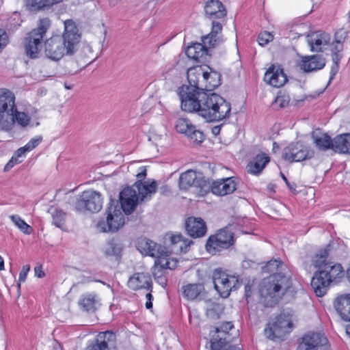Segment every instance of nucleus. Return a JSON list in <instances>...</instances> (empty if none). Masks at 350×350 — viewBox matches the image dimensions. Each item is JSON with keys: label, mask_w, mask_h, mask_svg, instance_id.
Listing matches in <instances>:
<instances>
[{"label": "nucleus", "mask_w": 350, "mask_h": 350, "mask_svg": "<svg viewBox=\"0 0 350 350\" xmlns=\"http://www.w3.org/2000/svg\"><path fill=\"white\" fill-rule=\"evenodd\" d=\"M221 24L213 20L211 33L202 38V40L204 44H208L209 47H215L220 42L218 34L221 32Z\"/></svg>", "instance_id": "f704fd0d"}, {"label": "nucleus", "mask_w": 350, "mask_h": 350, "mask_svg": "<svg viewBox=\"0 0 350 350\" xmlns=\"http://www.w3.org/2000/svg\"><path fill=\"white\" fill-rule=\"evenodd\" d=\"M128 286L133 291L142 288L150 291V292L152 291L151 277L148 273H136L130 277L128 281Z\"/></svg>", "instance_id": "b1692460"}, {"label": "nucleus", "mask_w": 350, "mask_h": 350, "mask_svg": "<svg viewBox=\"0 0 350 350\" xmlns=\"http://www.w3.org/2000/svg\"><path fill=\"white\" fill-rule=\"evenodd\" d=\"M97 303L96 295L95 293H86L81 296L79 304L81 308L86 312H94Z\"/></svg>", "instance_id": "e433bc0d"}, {"label": "nucleus", "mask_w": 350, "mask_h": 350, "mask_svg": "<svg viewBox=\"0 0 350 350\" xmlns=\"http://www.w3.org/2000/svg\"><path fill=\"white\" fill-rule=\"evenodd\" d=\"M50 20L47 18L39 21L38 27L31 30L25 38V49L26 55L31 58L38 57L42 41L50 27Z\"/></svg>", "instance_id": "6e6552de"}, {"label": "nucleus", "mask_w": 350, "mask_h": 350, "mask_svg": "<svg viewBox=\"0 0 350 350\" xmlns=\"http://www.w3.org/2000/svg\"><path fill=\"white\" fill-rule=\"evenodd\" d=\"M314 152L308 146L300 144L298 154L297 156V162H300L306 159H310L314 157Z\"/></svg>", "instance_id": "37998d69"}, {"label": "nucleus", "mask_w": 350, "mask_h": 350, "mask_svg": "<svg viewBox=\"0 0 350 350\" xmlns=\"http://www.w3.org/2000/svg\"><path fill=\"white\" fill-rule=\"evenodd\" d=\"M42 141V136H38L36 137L32 138L30 141L25 146V149L27 152H29L37 147L40 143Z\"/></svg>", "instance_id": "8fccbe9b"}, {"label": "nucleus", "mask_w": 350, "mask_h": 350, "mask_svg": "<svg viewBox=\"0 0 350 350\" xmlns=\"http://www.w3.org/2000/svg\"><path fill=\"white\" fill-rule=\"evenodd\" d=\"M9 217L21 232L25 234H31L32 233V227L27 224L20 216L12 215Z\"/></svg>", "instance_id": "ea45409f"}, {"label": "nucleus", "mask_w": 350, "mask_h": 350, "mask_svg": "<svg viewBox=\"0 0 350 350\" xmlns=\"http://www.w3.org/2000/svg\"><path fill=\"white\" fill-rule=\"evenodd\" d=\"M234 234L227 228L217 231L215 234L211 235L206 243V251L212 254L230 248L234 244Z\"/></svg>", "instance_id": "9b49d317"}, {"label": "nucleus", "mask_w": 350, "mask_h": 350, "mask_svg": "<svg viewBox=\"0 0 350 350\" xmlns=\"http://www.w3.org/2000/svg\"><path fill=\"white\" fill-rule=\"evenodd\" d=\"M202 81L205 83L203 91L211 93V91L220 85V75L217 72H204Z\"/></svg>", "instance_id": "72a5a7b5"}, {"label": "nucleus", "mask_w": 350, "mask_h": 350, "mask_svg": "<svg viewBox=\"0 0 350 350\" xmlns=\"http://www.w3.org/2000/svg\"><path fill=\"white\" fill-rule=\"evenodd\" d=\"M270 158L265 153H260L256 155L247 164V171L254 175H258L262 172Z\"/></svg>", "instance_id": "cd10ccee"}, {"label": "nucleus", "mask_w": 350, "mask_h": 350, "mask_svg": "<svg viewBox=\"0 0 350 350\" xmlns=\"http://www.w3.org/2000/svg\"><path fill=\"white\" fill-rule=\"evenodd\" d=\"M281 176H282V179L284 180V181L285 182L286 185H287V187H288V189L293 192V193H295L296 192V185L295 183H289V181L288 180V179L286 178V177L283 174H281Z\"/></svg>", "instance_id": "bf43d9fd"}, {"label": "nucleus", "mask_w": 350, "mask_h": 350, "mask_svg": "<svg viewBox=\"0 0 350 350\" xmlns=\"http://www.w3.org/2000/svg\"><path fill=\"white\" fill-rule=\"evenodd\" d=\"M10 121L11 122H10L9 125L3 126L2 130L5 131H11L14 128L15 123H17L23 128H25L30 123V118L25 112L18 111L16 108V111L12 114Z\"/></svg>", "instance_id": "473e14b6"}, {"label": "nucleus", "mask_w": 350, "mask_h": 350, "mask_svg": "<svg viewBox=\"0 0 350 350\" xmlns=\"http://www.w3.org/2000/svg\"><path fill=\"white\" fill-rule=\"evenodd\" d=\"M325 64V58L322 55L316 54L301 57L298 66L304 72L308 73L323 69Z\"/></svg>", "instance_id": "a211bd4d"}, {"label": "nucleus", "mask_w": 350, "mask_h": 350, "mask_svg": "<svg viewBox=\"0 0 350 350\" xmlns=\"http://www.w3.org/2000/svg\"><path fill=\"white\" fill-rule=\"evenodd\" d=\"M328 250L319 251L312 260L314 266L318 269L311 280V286L318 297L323 296L329 286L340 281L344 276V269L340 263L327 260Z\"/></svg>", "instance_id": "f03ea898"}, {"label": "nucleus", "mask_w": 350, "mask_h": 350, "mask_svg": "<svg viewBox=\"0 0 350 350\" xmlns=\"http://www.w3.org/2000/svg\"><path fill=\"white\" fill-rule=\"evenodd\" d=\"M171 241V252L187 253L191 245L193 243V241L189 240L183 237L181 234H173L170 237Z\"/></svg>", "instance_id": "c85d7f7f"}, {"label": "nucleus", "mask_w": 350, "mask_h": 350, "mask_svg": "<svg viewBox=\"0 0 350 350\" xmlns=\"http://www.w3.org/2000/svg\"><path fill=\"white\" fill-rule=\"evenodd\" d=\"M140 172L136 175L138 180L136 181L133 187L137 190V196L140 202L148 201L151 199L157 189V183L155 180L142 181L146 176V167H140Z\"/></svg>", "instance_id": "2eb2a0df"}, {"label": "nucleus", "mask_w": 350, "mask_h": 350, "mask_svg": "<svg viewBox=\"0 0 350 350\" xmlns=\"http://www.w3.org/2000/svg\"><path fill=\"white\" fill-rule=\"evenodd\" d=\"M27 3L31 8L36 10L44 9V6L42 5L41 0H27Z\"/></svg>", "instance_id": "5fc2aeb1"}, {"label": "nucleus", "mask_w": 350, "mask_h": 350, "mask_svg": "<svg viewBox=\"0 0 350 350\" xmlns=\"http://www.w3.org/2000/svg\"><path fill=\"white\" fill-rule=\"evenodd\" d=\"M232 330H234V325L230 321L224 322L215 327L211 339L212 350H241L237 345H232L235 338Z\"/></svg>", "instance_id": "423d86ee"}, {"label": "nucleus", "mask_w": 350, "mask_h": 350, "mask_svg": "<svg viewBox=\"0 0 350 350\" xmlns=\"http://www.w3.org/2000/svg\"><path fill=\"white\" fill-rule=\"evenodd\" d=\"M291 286L290 276L282 273L271 274L259 285L261 301L266 307L275 306Z\"/></svg>", "instance_id": "20e7f679"}, {"label": "nucleus", "mask_w": 350, "mask_h": 350, "mask_svg": "<svg viewBox=\"0 0 350 350\" xmlns=\"http://www.w3.org/2000/svg\"><path fill=\"white\" fill-rule=\"evenodd\" d=\"M312 138L313 139L315 146L321 151H326L331 149L334 151V139L327 133H317L313 132L312 133Z\"/></svg>", "instance_id": "7c9ffc66"}, {"label": "nucleus", "mask_w": 350, "mask_h": 350, "mask_svg": "<svg viewBox=\"0 0 350 350\" xmlns=\"http://www.w3.org/2000/svg\"><path fill=\"white\" fill-rule=\"evenodd\" d=\"M210 48L208 44L202 43H194L189 46L186 49V54L190 59H193L198 62L202 63L205 62L208 55V49Z\"/></svg>", "instance_id": "bb28decb"}, {"label": "nucleus", "mask_w": 350, "mask_h": 350, "mask_svg": "<svg viewBox=\"0 0 350 350\" xmlns=\"http://www.w3.org/2000/svg\"><path fill=\"white\" fill-rule=\"evenodd\" d=\"M52 210L51 215L53 217V224L59 228H63L66 221V213L62 210L57 208Z\"/></svg>", "instance_id": "79ce46f5"}, {"label": "nucleus", "mask_w": 350, "mask_h": 350, "mask_svg": "<svg viewBox=\"0 0 350 350\" xmlns=\"http://www.w3.org/2000/svg\"><path fill=\"white\" fill-rule=\"evenodd\" d=\"M339 70V65L338 64H334L332 65L331 70H330V77L328 82V85L331 83V81L334 79L336 75L338 72Z\"/></svg>", "instance_id": "13d9d810"}, {"label": "nucleus", "mask_w": 350, "mask_h": 350, "mask_svg": "<svg viewBox=\"0 0 350 350\" xmlns=\"http://www.w3.org/2000/svg\"><path fill=\"white\" fill-rule=\"evenodd\" d=\"M204 185V192L211 191L213 194L221 196L230 194L237 189V183L234 177L213 181L207 180Z\"/></svg>", "instance_id": "dca6fc26"}, {"label": "nucleus", "mask_w": 350, "mask_h": 350, "mask_svg": "<svg viewBox=\"0 0 350 350\" xmlns=\"http://www.w3.org/2000/svg\"><path fill=\"white\" fill-rule=\"evenodd\" d=\"M213 280L215 290L223 298L228 297L232 290H237L241 286L237 276L228 275L221 268L214 270Z\"/></svg>", "instance_id": "1a4fd4ad"}, {"label": "nucleus", "mask_w": 350, "mask_h": 350, "mask_svg": "<svg viewBox=\"0 0 350 350\" xmlns=\"http://www.w3.org/2000/svg\"><path fill=\"white\" fill-rule=\"evenodd\" d=\"M186 136H187L193 144H201L204 139L203 133L196 129L195 126L190 129V131Z\"/></svg>", "instance_id": "c03bdc74"}, {"label": "nucleus", "mask_w": 350, "mask_h": 350, "mask_svg": "<svg viewBox=\"0 0 350 350\" xmlns=\"http://www.w3.org/2000/svg\"><path fill=\"white\" fill-rule=\"evenodd\" d=\"M221 131V126H215L212 129V133L215 135H217L219 134Z\"/></svg>", "instance_id": "774afa93"}, {"label": "nucleus", "mask_w": 350, "mask_h": 350, "mask_svg": "<svg viewBox=\"0 0 350 350\" xmlns=\"http://www.w3.org/2000/svg\"><path fill=\"white\" fill-rule=\"evenodd\" d=\"M183 296L189 300H194L200 297L204 291L203 284H189L183 287Z\"/></svg>", "instance_id": "c9c22d12"}, {"label": "nucleus", "mask_w": 350, "mask_h": 350, "mask_svg": "<svg viewBox=\"0 0 350 350\" xmlns=\"http://www.w3.org/2000/svg\"><path fill=\"white\" fill-rule=\"evenodd\" d=\"M253 284L250 282H248L245 285V297L248 302V299L252 297V291H253Z\"/></svg>", "instance_id": "6e6d98bb"}, {"label": "nucleus", "mask_w": 350, "mask_h": 350, "mask_svg": "<svg viewBox=\"0 0 350 350\" xmlns=\"http://www.w3.org/2000/svg\"><path fill=\"white\" fill-rule=\"evenodd\" d=\"M203 71L201 67H195L190 68L187 70V80L189 82V85H183L180 89L178 92V94L180 96V99L181 100V92L184 88H187L190 89V91H193L196 93H199L203 91V85L202 83V74Z\"/></svg>", "instance_id": "aec40b11"}, {"label": "nucleus", "mask_w": 350, "mask_h": 350, "mask_svg": "<svg viewBox=\"0 0 350 350\" xmlns=\"http://www.w3.org/2000/svg\"><path fill=\"white\" fill-rule=\"evenodd\" d=\"M207 180L204 179L201 174H198L193 170H187L182 173L179 178V186L181 189H187L191 187L200 188L204 192V186L206 184Z\"/></svg>", "instance_id": "6ab92c4d"}, {"label": "nucleus", "mask_w": 350, "mask_h": 350, "mask_svg": "<svg viewBox=\"0 0 350 350\" xmlns=\"http://www.w3.org/2000/svg\"><path fill=\"white\" fill-rule=\"evenodd\" d=\"M140 202L137 190L132 187H126L119 194L120 208L126 215L134 212Z\"/></svg>", "instance_id": "f3484780"}, {"label": "nucleus", "mask_w": 350, "mask_h": 350, "mask_svg": "<svg viewBox=\"0 0 350 350\" xmlns=\"http://www.w3.org/2000/svg\"><path fill=\"white\" fill-rule=\"evenodd\" d=\"M34 272H35L36 276H37L39 278H42L45 275V273L42 271L41 266L36 267L34 268Z\"/></svg>", "instance_id": "69168bd1"}, {"label": "nucleus", "mask_w": 350, "mask_h": 350, "mask_svg": "<svg viewBox=\"0 0 350 350\" xmlns=\"http://www.w3.org/2000/svg\"><path fill=\"white\" fill-rule=\"evenodd\" d=\"M273 39V35L268 31H263L259 33L258 42L260 45L265 46Z\"/></svg>", "instance_id": "09e8293b"}, {"label": "nucleus", "mask_w": 350, "mask_h": 350, "mask_svg": "<svg viewBox=\"0 0 350 350\" xmlns=\"http://www.w3.org/2000/svg\"><path fill=\"white\" fill-rule=\"evenodd\" d=\"M329 344L327 337L322 332H310L301 338L299 350H328Z\"/></svg>", "instance_id": "4468645a"}, {"label": "nucleus", "mask_w": 350, "mask_h": 350, "mask_svg": "<svg viewBox=\"0 0 350 350\" xmlns=\"http://www.w3.org/2000/svg\"><path fill=\"white\" fill-rule=\"evenodd\" d=\"M103 207L101 194L94 190L83 191L77 199L75 208L77 212L98 213Z\"/></svg>", "instance_id": "f8f14e48"}, {"label": "nucleus", "mask_w": 350, "mask_h": 350, "mask_svg": "<svg viewBox=\"0 0 350 350\" xmlns=\"http://www.w3.org/2000/svg\"><path fill=\"white\" fill-rule=\"evenodd\" d=\"M146 297L147 299V301L146 303V308L147 309H151L152 308V300L153 299V296L150 291H149V292L146 295Z\"/></svg>", "instance_id": "680f3d73"}, {"label": "nucleus", "mask_w": 350, "mask_h": 350, "mask_svg": "<svg viewBox=\"0 0 350 350\" xmlns=\"http://www.w3.org/2000/svg\"><path fill=\"white\" fill-rule=\"evenodd\" d=\"M341 55L340 53H338V52H333L332 53V59L334 64H338L341 59Z\"/></svg>", "instance_id": "0e129e2a"}, {"label": "nucleus", "mask_w": 350, "mask_h": 350, "mask_svg": "<svg viewBox=\"0 0 350 350\" xmlns=\"http://www.w3.org/2000/svg\"><path fill=\"white\" fill-rule=\"evenodd\" d=\"M285 267L284 263L280 259H274L271 260L267 263L262 267V271L264 273H281L280 271L282 270L283 267Z\"/></svg>", "instance_id": "58836bf2"}, {"label": "nucleus", "mask_w": 350, "mask_h": 350, "mask_svg": "<svg viewBox=\"0 0 350 350\" xmlns=\"http://www.w3.org/2000/svg\"><path fill=\"white\" fill-rule=\"evenodd\" d=\"M137 249L143 255L155 258L154 267H160L161 269H170L167 257L171 252L165 246L159 245L146 237H139L136 242Z\"/></svg>", "instance_id": "39448f33"}, {"label": "nucleus", "mask_w": 350, "mask_h": 350, "mask_svg": "<svg viewBox=\"0 0 350 350\" xmlns=\"http://www.w3.org/2000/svg\"><path fill=\"white\" fill-rule=\"evenodd\" d=\"M27 152V150L25 149V147L23 146V147H21L20 148H18L15 152H14V155L16 156L18 158L22 157L24 155V154Z\"/></svg>", "instance_id": "338daca9"}, {"label": "nucleus", "mask_w": 350, "mask_h": 350, "mask_svg": "<svg viewBox=\"0 0 350 350\" xmlns=\"http://www.w3.org/2000/svg\"><path fill=\"white\" fill-rule=\"evenodd\" d=\"M22 161L19 160V158H18L14 154L12 156L11 159L8 161V163L5 165L4 167V171L8 172L11 168H12L16 164L21 163Z\"/></svg>", "instance_id": "864d4df0"}, {"label": "nucleus", "mask_w": 350, "mask_h": 350, "mask_svg": "<svg viewBox=\"0 0 350 350\" xmlns=\"http://www.w3.org/2000/svg\"><path fill=\"white\" fill-rule=\"evenodd\" d=\"M62 1V0H41V3L42 5L45 8H50L53 5L57 4Z\"/></svg>", "instance_id": "4d7b16f0"}, {"label": "nucleus", "mask_w": 350, "mask_h": 350, "mask_svg": "<svg viewBox=\"0 0 350 350\" xmlns=\"http://www.w3.org/2000/svg\"><path fill=\"white\" fill-rule=\"evenodd\" d=\"M154 276L156 281L163 287L167 284V278L165 275H163L162 274L157 275V274H155Z\"/></svg>", "instance_id": "052dcab7"}, {"label": "nucleus", "mask_w": 350, "mask_h": 350, "mask_svg": "<svg viewBox=\"0 0 350 350\" xmlns=\"http://www.w3.org/2000/svg\"><path fill=\"white\" fill-rule=\"evenodd\" d=\"M187 233L193 238H200L206 233V225L200 217H190L185 221Z\"/></svg>", "instance_id": "5701e85b"}, {"label": "nucleus", "mask_w": 350, "mask_h": 350, "mask_svg": "<svg viewBox=\"0 0 350 350\" xmlns=\"http://www.w3.org/2000/svg\"><path fill=\"white\" fill-rule=\"evenodd\" d=\"M334 307L342 319L350 321V295L337 297Z\"/></svg>", "instance_id": "c756f323"}, {"label": "nucleus", "mask_w": 350, "mask_h": 350, "mask_svg": "<svg viewBox=\"0 0 350 350\" xmlns=\"http://www.w3.org/2000/svg\"><path fill=\"white\" fill-rule=\"evenodd\" d=\"M334 151L340 154H350V133L338 135L334 138Z\"/></svg>", "instance_id": "2f4dec72"}, {"label": "nucleus", "mask_w": 350, "mask_h": 350, "mask_svg": "<svg viewBox=\"0 0 350 350\" xmlns=\"http://www.w3.org/2000/svg\"><path fill=\"white\" fill-rule=\"evenodd\" d=\"M342 49H343V46H342V44L341 43V41L336 40V44L332 49V53L338 52V53H340V52L342 51Z\"/></svg>", "instance_id": "e2e57ef3"}, {"label": "nucleus", "mask_w": 350, "mask_h": 350, "mask_svg": "<svg viewBox=\"0 0 350 350\" xmlns=\"http://www.w3.org/2000/svg\"><path fill=\"white\" fill-rule=\"evenodd\" d=\"M184 88L181 92V109L196 113L207 122H219L228 118L231 112L230 103L215 93L190 91Z\"/></svg>", "instance_id": "f257e3e1"}, {"label": "nucleus", "mask_w": 350, "mask_h": 350, "mask_svg": "<svg viewBox=\"0 0 350 350\" xmlns=\"http://www.w3.org/2000/svg\"><path fill=\"white\" fill-rule=\"evenodd\" d=\"M8 43V36L6 31L3 29H0V51L4 49Z\"/></svg>", "instance_id": "3c124183"}, {"label": "nucleus", "mask_w": 350, "mask_h": 350, "mask_svg": "<svg viewBox=\"0 0 350 350\" xmlns=\"http://www.w3.org/2000/svg\"><path fill=\"white\" fill-rule=\"evenodd\" d=\"M330 40V36L325 32L317 31L308 36L307 42L310 50L314 52L322 51L323 46L327 45Z\"/></svg>", "instance_id": "a878e982"}, {"label": "nucleus", "mask_w": 350, "mask_h": 350, "mask_svg": "<svg viewBox=\"0 0 350 350\" xmlns=\"http://www.w3.org/2000/svg\"><path fill=\"white\" fill-rule=\"evenodd\" d=\"M30 270V266L28 265H24L22 268V270L19 273V278L17 283V288H18V296L21 294V282H24L26 280L27 275L28 272Z\"/></svg>", "instance_id": "de8ad7c7"}, {"label": "nucleus", "mask_w": 350, "mask_h": 350, "mask_svg": "<svg viewBox=\"0 0 350 350\" xmlns=\"http://www.w3.org/2000/svg\"><path fill=\"white\" fill-rule=\"evenodd\" d=\"M14 94L6 89L0 90V128L7 126L11 122L12 114L16 111Z\"/></svg>", "instance_id": "ddd939ff"}, {"label": "nucleus", "mask_w": 350, "mask_h": 350, "mask_svg": "<svg viewBox=\"0 0 350 350\" xmlns=\"http://www.w3.org/2000/svg\"><path fill=\"white\" fill-rule=\"evenodd\" d=\"M193 126L189 119L180 118L176 122L175 129L177 132L187 135Z\"/></svg>", "instance_id": "a19ab883"}, {"label": "nucleus", "mask_w": 350, "mask_h": 350, "mask_svg": "<svg viewBox=\"0 0 350 350\" xmlns=\"http://www.w3.org/2000/svg\"><path fill=\"white\" fill-rule=\"evenodd\" d=\"M116 334L111 331L100 332L96 339V344L87 350H112L115 347Z\"/></svg>", "instance_id": "4be33fe9"}, {"label": "nucleus", "mask_w": 350, "mask_h": 350, "mask_svg": "<svg viewBox=\"0 0 350 350\" xmlns=\"http://www.w3.org/2000/svg\"><path fill=\"white\" fill-rule=\"evenodd\" d=\"M289 98L286 96H278L275 99V103L278 105L280 108H283L288 105Z\"/></svg>", "instance_id": "603ef678"}, {"label": "nucleus", "mask_w": 350, "mask_h": 350, "mask_svg": "<svg viewBox=\"0 0 350 350\" xmlns=\"http://www.w3.org/2000/svg\"><path fill=\"white\" fill-rule=\"evenodd\" d=\"M287 77L280 66L271 65L266 71L264 81L275 88L283 86L287 81Z\"/></svg>", "instance_id": "412c9836"}, {"label": "nucleus", "mask_w": 350, "mask_h": 350, "mask_svg": "<svg viewBox=\"0 0 350 350\" xmlns=\"http://www.w3.org/2000/svg\"><path fill=\"white\" fill-rule=\"evenodd\" d=\"M299 142L292 143L284 148L282 152V158L289 162H297V156L300 148Z\"/></svg>", "instance_id": "4c0bfd02"}, {"label": "nucleus", "mask_w": 350, "mask_h": 350, "mask_svg": "<svg viewBox=\"0 0 350 350\" xmlns=\"http://www.w3.org/2000/svg\"><path fill=\"white\" fill-rule=\"evenodd\" d=\"M204 12L211 20L224 18L227 14L226 8L219 0H208L204 5Z\"/></svg>", "instance_id": "393cba45"}, {"label": "nucleus", "mask_w": 350, "mask_h": 350, "mask_svg": "<svg viewBox=\"0 0 350 350\" xmlns=\"http://www.w3.org/2000/svg\"><path fill=\"white\" fill-rule=\"evenodd\" d=\"M121 252V249L118 244L113 241L107 243L106 247L104 250V253L106 256H116Z\"/></svg>", "instance_id": "a18cd8bd"}, {"label": "nucleus", "mask_w": 350, "mask_h": 350, "mask_svg": "<svg viewBox=\"0 0 350 350\" xmlns=\"http://www.w3.org/2000/svg\"><path fill=\"white\" fill-rule=\"evenodd\" d=\"M221 311V306L217 304H211L206 309L207 316L213 319L219 318V312Z\"/></svg>", "instance_id": "49530a36"}, {"label": "nucleus", "mask_w": 350, "mask_h": 350, "mask_svg": "<svg viewBox=\"0 0 350 350\" xmlns=\"http://www.w3.org/2000/svg\"><path fill=\"white\" fill-rule=\"evenodd\" d=\"M118 200H111L107 206L106 219L100 220L96 226L101 232H114L125 224V217Z\"/></svg>", "instance_id": "0eeeda50"}, {"label": "nucleus", "mask_w": 350, "mask_h": 350, "mask_svg": "<svg viewBox=\"0 0 350 350\" xmlns=\"http://www.w3.org/2000/svg\"><path fill=\"white\" fill-rule=\"evenodd\" d=\"M80 40L81 33L75 23L71 19L66 20L62 36H53L45 41V55L48 58L56 62L65 55H72L77 50Z\"/></svg>", "instance_id": "7ed1b4c3"}, {"label": "nucleus", "mask_w": 350, "mask_h": 350, "mask_svg": "<svg viewBox=\"0 0 350 350\" xmlns=\"http://www.w3.org/2000/svg\"><path fill=\"white\" fill-rule=\"evenodd\" d=\"M292 314L290 312L282 311L273 323H269L265 333L270 339L281 338L291 331L293 327Z\"/></svg>", "instance_id": "9d476101"}]
</instances>
